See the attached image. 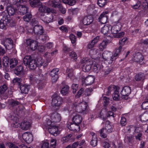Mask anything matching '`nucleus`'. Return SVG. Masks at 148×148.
<instances>
[{"instance_id":"obj_1","label":"nucleus","mask_w":148,"mask_h":148,"mask_svg":"<svg viewBox=\"0 0 148 148\" xmlns=\"http://www.w3.org/2000/svg\"><path fill=\"white\" fill-rule=\"evenodd\" d=\"M0 28L5 29L7 27H12L15 25L16 22L12 18H10L8 14L4 12L0 14Z\"/></svg>"},{"instance_id":"obj_2","label":"nucleus","mask_w":148,"mask_h":148,"mask_svg":"<svg viewBox=\"0 0 148 148\" xmlns=\"http://www.w3.org/2000/svg\"><path fill=\"white\" fill-rule=\"evenodd\" d=\"M23 62L25 65L28 66L29 68L31 70L35 69L39 66L35 60L32 59L30 56H25L23 59Z\"/></svg>"},{"instance_id":"obj_3","label":"nucleus","mask_w":148,"mask_h":148,"mask_svg":"<svg viewBox=\"0 0 148 148\" xmlns=\"http://www.w3.org/2000/svg\"><path fill=\"white\" fill-rule=\"evenodd\" d=\"M63 102L62 98L58 95H54L53 96L51 105L54 110L58 109Z\"/></svg>"},{"instance_id":"obj_4","label":"nucleus","mask_w":148,"mask_h":148,"mask_svg":"<svg viewBox=\"0 0 148 148\" xmlns=\"http://www.w3.org/2000/svg\"><path fill=\"white\" fill-rule=\"evenodd\" d=\"M82 63L83 64L82 70L86 72L88 71L91 69L93 62L91 58H86L83 59Z\"/></svg>"},{"instance_id":"obj_5","label":"nucleus","mask_w":148,"mask_h":148,"mask_svg":"<svg viewBox=\"0 0 148 148\" xmlns=\"http://www.w3.org/2000/svg\"><path fill=\"white\" fill-rule=\"evenodd\" d=\"M102 58L107 62L109 64H112L116 58H115L114 55H112L111 52L107 51H104L102 54Z\"/></svg>"},{"instance_id":"obj_6","label":"nucleus","mask_w":148,"mask_h":148,"mask_svg":"<svg viewBox=\"0 0 148 148\" xmlns=\"http://www.w3.org/2000/svg\"><path fill=\"white\" fill-rule=\"evenodd\" d=\"M75 110L77 112L79 113H81L85 111L87 108L88 105L84 101L78 103H75Z\"/></svg>"},{"instance_id":"obj_7","label":"nucleus","mask_w":148,"mask_h":148,"mask_svg":"<svg viewBox=\"0 0 148 148\" xmlns=\"http://www.w3.org/2000/svg\"><path fill=\"white\" fill-rule=\"evenodd\" d=\"M10 104L12 107H15L17 111H21L23 110V106L17 101L12 100L10 101Z\"/></svg>"},{"instance_id":"obj_8","label":"nucleus","mask_w":148,"mask_h":148,"mask_svg":"<svg viewBox=\"0 0 148 148\" xmlns=\"http://www.w3.org/2000/svg\"><path fill=\"white\" fill-rule=\"evenodd\" d=\"M59 69L58 68H55L51 70L49 73V75L52 77V82H55L58 78V72Z\"/></svg>"},{"instance_id":"obj_9","label":"nucleus","mask_w":148,"mask_h":148,"mask_svg":"<svg viewBox=\"0 0 148 148\" xmlns=\"http://www.w3.org/2000/svg\"><path fill=\"white\" fill-rule=\"evenodd\" d=\"M2 43L7 49L10 50L13 48V41L11 39V38H6L4 42H2Z\"/></svg>"},{"instance_id":"obj_10","label":"nucleus","mask_w":148,"mask_h":148,"mask_svg":"<svg viewBox=\"0 0 148 148\" xmlns=\"http://www.w3.org/2000/svg\"><path fill=\"white\" fill-rule=\"evenodd\" d=\"M26 43L27 45L29 46L31 49L35 50L37 49L38 46V43L36 41L31 40L30 39L26 40Z\"/></svg>"},{"instance_id":"obj_11","label":"nucleus","mask_w":148,"mask_h":148,"mask_svg":"<svg viewBox=\"0 0 148 148\" xmlns=\"http://www.w3.org/2000/svg\"><path fill=\"white\" fill-rule=\"evenodd\" d=\"M82 82H84L86 85H90L92 84L94 82L95 78L92 76H88L85 78L84 77H82Z\"/></svg>"},{"instance_id":"obj_12","label":"nucleus","mask_w":148,"mask_h":148,"mask_svg":"<svg viewBox=\"0 0 148 148\" xmlns=\"http://www.w3.org/2000/svg\"><path fill=\"white\" fill-rule=\"evenodd\" d=\"M48 131L50 134L55 136H56L60 133L58 127L55 125H50L48 128Z\"/></svg>"},{"instance_id":"obj_13","label":"nucleus","mask_w":148,"mask_h":148,"mask_svg":"<svg viewBox=\"0 0 148 148\" xmlns=\"http://www.w3.org/2000/svg\"><path fill=\"white\" fill-rule=\"evenodd\" d=\"M61 3L60 0H50L48 2V4L49 6L53 8H62Z\"/></svg>"},{"instance_id":"obj_14","label":"nucleus","mask_w":148,"mask_h":148,"mask_svg":"<svg viewBox=\"0 0 148 148\" xmlns=\"http://www.w3.org/2000/svg\"><path fill=\"white\" fill-rule=\"evenodd\" d=\"M41 18L46 23H48L52 21L53 16L48 14H42L41 15Z\"/></svg>"},{"instance_id":"obj_15","label":"nucleus","mask_w":148,"mask_h":148,"mask_svg":"<svg viewBox=\"0 0 148 148\" xmlns=\"http://www.w3.org/2000/svg\"><path fill=\"white\" fill-rule=\"evenodd\" d=\"M39 10L42 12H47L48 13L50 12L55 13L56 11L54 9H51L47 6L41 5L38 9Z\"/></svg>"},{"instance_id":"obj_16","label":"nucleus","mask_w":148,"mask_h":148,"mask_svg":"<svg viewBox=\"0 0 148 148\" xmlns=\"http://www.w3.org/2000/svg\"><path fill=\"white\" fill-rule=\"evenodd\" d=\"M131 89L129 86L124 87L121 90V93L122 96L125 97H127L131 93Z\"/></svg>"},{"instance_id":"obj_17","label":"nucleus","mask_w":148,"mask_h":148,"mask_svg":"<svg viewBox=\"0 0 148 148\" xmlns=\"http://www.w3.org/2000/svg\"><path fill=\"white\" fill-rule=\"evenodd\" d=\"M33 31L34 33L37 35H41L44 33L42 26L40 25H35L34 27Z\"/></svg>"},{"instance_id":"obj_18","label":"nucleus","mask_w":148,"mask_h":148,"mask_svg":"<svg viewBox=\"0 0 148 148\" xmlns=\"http://www.w3.org/2000/svg\"><path fill=\"white\" fill-rule=\"evenodd\" d=\"M28 10V8L25 5L20 4L17 9L18 13L24 15L26 13Z\"/></svg>"},{"instance_id":"obj_19","label":"nucleus","mask_w":148,"mask_h":148,"mask_svg":"<svg viewBox=\"0 0 148 148\" xmlns=\"http://www.w3.org/2000/svg\"><path fill=\"white\" fill-rule=\"evenodd\" d=\"M51 122L57 123L60 121L61 117L59 114L57 112H55L51 115Z\"/></svg>"},{"instance_id":"obj_20","label":"nucleus","mask_w":148,"mask_h":148,"mask_svg":"<svg viewBox=\"0 0 148 148\" xmlns=\"http://www.w3.org/2000/svg\"><path fill=\"white\" fill-rule=\"evenodd\" d=\"M23 68L22 66L20 65L17 66L14 70L15 74L20 77H22L24 76Z\"/></svg>"},{"instance_id":"obj_21","label":"nucleus","mask_w":148,"mask_h":148,"mask_svg":"<svg viewBox=\"0 0 148 148\" xmlns=\"http://www.w3.org/2000/svg\"><path fill=\"white\" fill-rule=\"evenodd\" d=\"M133 60L136 62H141L144 59L143 56L140 52L135 53L133 55Z\"/></svg>"},{"instance_id":"obj_22","label":"nucleus","mask_w":148,"mask_h":148,"mask_svg":"<svg viewBox=\"0 0 148 148\" xmlns=\"http://www.w3.org/2000/svg\"><path fill=\"white\" fill-rule=\"evenodd\" d=\"M93 21V18L91 16H88L84 17L82 21V22L84 25L90 24Z\"/></svg>"},{"instance_id":"obj_23","label":"nucleus","mask_w":148,"mask_h":148,"mask_svg":"<svg viewBox=\"0 0 148 148\" xmlns=\"http://www.w3.org/2000/svg\"><path fill=\"white\" fill-rule=\"evenodd\" d=\"M19 126H21V128L23 130H26L29 129L30 127L31 123L27 121L24 120L21 124H19Z\"/></svg>"},{"instance_id":"obj_24","label":"nucleus","mask_w":148,"mask_h":148,"mask_svg":"<svg viewBox=\"0 0 148 148\" xmlns=\"http://www.w3.org/2000/svg\"><path fill=\"white\" fill-rule=\"evenodd\" d=\"M22 136L23 139L27 143H31L32 141V135L30 133H25Z\"/></svg>"},{"instance_id":"obj_25","label":"nucleus","mask_w":148,"mask_h":148,"mask_svg":"<svg viewBox=\"0 0 148 148\" xmlns=\"http://www.w3.org/2000/svg\"><path fill=\"white\" fill-rule=\"evenodd\" d=\"M68 128L71 130L73 131H79L80 130V127L79 125L75 123H71L70 124H68L67 125Z\"/></svg>"},{"instance_id":"obj_26","label":"nucleus","mask_w":148,"mask_h":148,"mask_svg":"<svg viewBox=\"0 0 148 148\" xmlns=\"http://www.w3.org/2000/svg\"><path fill=\"white\" fill-rule=\"evenodd\" d=\"M145 75L143 73H140L136 74L135 76V80L137 81H141L145 78Z\"/></svg>"},{"instance_id":"obj_27","label":"nucleus","mask_w":148,"mask_h":148,"mask_svg":"<svg viewBox=\"0 0 148 148\" xmlns=\"http://www.w3.org/2000/svg\"><path fill=\"white\" fill-rule=\"evenodd\" d=\"M7 10L8 13H6L10 16V18H11L10 16L13 15L17 10L15 8L10 5L8 6L7 8Z\"/></svg>"},{"instance_id":"obj_28","label":"nucleus","mask_w":148,"mask_h":148,"mask_svg":"<svg viewBox=\"0 0 148 148\" xmlns=\"http://www.w3.org/2000/svg\"><path fill=\"white\" fill-rule=\"evenodd\" d=\"M108 18L107 16L105 15V13L103 12L100 15L98 20L102 24H105L106 23Z\"/></svg>"},{"instance_id":"obj_29","label":"nucleus","mask_w":148,"mask_h":148,"mask_svg":"<svg viewBox=\"0 0 148 148\" xmlns=\"http://www.w3.org/2000/svg\"><path fill=\"white\" fill-rule=\"evenodd\" d=\"M12 94V90L8 91V92H5L3 93H0V96L1 99H6L9 97H11Z\"/></svg>"},{"instance_id":"obj_30","label":"nucleus","mask_w":148,"mask_h":148,"mask_svg":"<svg viewBox=\"0 0 148 148\" xmlns=\"http://www.w3.org/2000/svg\"><path fill=\"white\" fill-rule=\"evenodd\" d=\"M30 87L29 85L25 84L21 85L20 89L22 93H27L29 90Z\"/></svg>"},{"instance_id":"obj_31","label":"nucleus","mask_w":148,"mask_h":148,"mask_svg":"<svg viewBox=\"0 0 148 148\" xmlns=\"http://www.w3.org/2000/svg\"><path fill=\"white\" fill-rule=\"evenodd\" d=\"M111 40H108L106 39L105 40H103L101 43L100 44L99 48L100 51H103L104 49L106 48L107 44L111 42Z\"/></svg>"},{"instance_id":"obj_32","label":"nucleus","mask_w":148,"mask_h":148,"mask_svg":"<svg viewBox=\"0 0 148 148\" xmlns=\"http://www.w3.org/2000/svg\"><path fill=\"white\" fill-rule=\"evenodd\" d=\"M72 121L75 123L79 125L81 123L82 121V118L80 115L77 114L73 117Z\"/></svg>"},{"instance_id":"obj_33","label":"nucleus","mask_w":148,"mask_h":148,"mask_svg":"<svg viewBox=\"0 0 148 148\" xmlns=\"http://www.w3.org/2000/svg\"><path fill=\"white\" fill-rule=\"evenodd\" d=\"M110 124V123L109 121H106L104 129L107 131L108 133L112 132L113 130L112 126Z\"/></svg>"},{"instance_id":"obj_34","label":"nucleus","mask_w":148,"mask_h":148,"mask_svg":"<svg viewBox=\"0 0 148 148\" xmlns=\"http://www.w3.org/2000/svg\"><path fill=\"white\" fill-rule=\"evenodd\" d=\"M31 6L32 7H38L41 5V3L40 0H34L29 2Z\"/></svg>"},{"instance_id":"obj_35","label":"nucleus","mask_w":148,"mask_h":148,"mask_svg":"<svg viewBox=\"0 0 148 148\" xmlns=\"http://www.w3.org/2000/svg\"><path fill=\"white\" fill-rule=\"evenodd\" d=\"M140 119L141 121L145 122L148 121V111H146L140 116Z\"/></svg>"},{"instance_id":"obj_36","label":"nucleus","mask_w":148,"mask_h":148,"mask_svg":"<svg viewBox=\"0 0 148 148\" xmlns=\"http://www.w3.org/2000/svg\"><path fill=\"white\" fill-rule=\"evenodd\" d=\"M119 88H117L114 90V93L112 95L113 99L115 101H117L119 99Z\"/></svg>"},{"instance_id":"obj_37","label":"nucleus","mask_w":148,"mask_h":148,"mask_svg":"<svg viewBox=\"0 0 148 148\" xmlns=\"http://www.w3.org/2000/svg\"><path fill=\"white\" fill-rule=\"evenodd\" d=\"M122 27L121 24L119 22L115 26L113 27V29L114 33H116L121 30Z\"/></svg>"},{"instance_id":"obj_38","label":"nucleus","mask_w":148,"mask_h":148,"mask_svg":"<svg viewBox=\"0 0 148 148\" xmlns=\"http://www.w3.org/2000/svg\"><path fill=\"white\" fill-rule=\"evenodd\" d=\"M18 63V61L16 58H12L10 61V67L11 68H14Z\"/></svg>"},{"instance_id":"obj_39","label":"nucleus","mask_w":148,"mask_h":148,"mask_svg":"<svg viewBox=\"0 0 148 148\" xmlns=\"http://www.w3.org/2000/svg\"><path fill=\"white\" fill-rule=\"evenodd\" d=\"M69 87L68 86H64L60 91L61 93L63 95H66L69 92Z\"/></svg>"},{"instance_id":"obj_40","label":"nucleus","mask_w":148,"mask_h":148,"mask_svg":"<svg viewBox=\"0 0 148 148\" xmlns=\"http://www.w3.org/2000/svg\"><path fill=\"white\" fill-rule=\"evenodd\" d=\"M100 136L103 138H105L107 136V131L104 128H103L100 131Z\"/></svg>"},{"instance_id":"obj_41","label":"nucleus","mask_w":148,"mask_h":148,"mask_svg":"<svg viewBox=\"0 0 148 148\" xmlns=\"http://www.w3.org/2000/svg\"><path fill=\"white\" fill-rule=\"evenodd\" d=\"M101 69V66L99 64H95L93 68V71L96 73H98Z\"/></svg>"},{"instance_id":"obj_42","label":"nucleus","mask_w":148,"mask_h":148,"mask_svg":"<svg viewBox=\"0 0 148 148\" xmlns=\"http://www.w3.org/2000/svg\"><path fill=\"white\" fill-rule=\"evenodd\" d=\"M70 58L75 61L77 58V56L76 53L74 51H72L69 54Z\"/></svg>"},{"instance_id":"obj_43","label":"nucleus","mask_w":148,"mask_h":148,"mask_svg":"<svg viewBox=\"0 0 148 148\" xmlns=\"http://www.w3.org/2000/svg\"><path fill=\"white\" fill-rule=\"evenodd\" d=\"M109 30V28L108 26L104 25V27L101 28V32L105 34H107Z\"/></svg>"},{"instance_id":"obj_44","label":"nucleus","mask_w":148,"mask_h":148,"mask_svg":"<svg viewBox=\"0 0 148 148\" xmlns=\"http://www.w3.org/2000/svg\"><path fill=\"white\" fill-rule=\"evenodd\" d=\"M32 18V15L30 14H27L25 15L23 17L24 21L27 22H29L30 21Z\"/></svg>"},{"instance_id":"obj_45","label":"nucleus","mask_w":148,"mask_h":148,"mask_svg":"<svg viewBox=\"0 0 148 148\" xmlns=\"http://www.w3.org/2000/svg\"><path fill=\"white\" fill-rule=\"evenodd\" d=\"M8 88L7 85L4 84L2 86L0 87V93H3L5 92Z\"/></svg>"},{"instance_id":"obj_46","label":"nucleus","mask_w":148,"mask_h":148,"mask_svg":"<svg viewBox=\"0 0 148 148\" xmlns=\"http://www.w3.org/2000/svg\"><path fill=\"white\" fill-rule=\"evenodd\" d=\"M97 136H95L93 138H92L90 142V144L93 147L96 146L97 144Z\"/></svg>"},{"instance_id":"obj_47","label":"nucleus","mask_w":148,"mask_h":148,"mask_svg":"<svg viewBox=\"0 0 148 148\" xmlns=\"http://www.w3.org/2000/svg\"><path fill=\"white\" fill-rule=\"evenodd\" d=\"M9 62V58L7 56H4L3 58V65L5 66H8Z\"/></svg>"},{"instance_id":"obj_48","label":"nucleus","mask_w":148,"mask_h":148,"mask_svg":"<svg viewBox=\"0 0 148 148\" xmlns=\"http://www.w3.org/2000/svg\"><path fill=\"white\" fill-rule=\"evenodd\" d=\"M10 119L14 121L17 124V121H18V115L17 114H14L13 115L11 114L10 115Z\"/></svg>"},{"instance_id":"obj_49","label":"nucleus","mask_w":148,"mask_h":148,"mask_svg":"<svg viewBox=\"0 0 148 148\" xmlns=\"http://www.w3.org/2000/svg\"><path fill=\"white\" fill-rule=\"evenodd\" d=\"M57 140L56 139H52L50 140V148H55Z\"/></svg>"},{"instance_id":"obj_50","label":"nucleus","mask_w":148,"mask_h":148,"mask_svg":"<svg viewBox=\"0 0 148 148\" xmlns=\"http://www.w3.org/2000/svg\"><path fill=\"white\" fill-rule=\"evenodd\" d=\"M93 91L92 88H88L86 89L84 92L85 95L89 96L91 95V92Z\"/></svg>"},{"instance_id":"obj_51","label":"nucleus","mask_w":148,"mask_h":148,"mask_svg":"<svg viewBox=\"0 0 148 148\" xmlns=\"http://www.w3.org/2000/svg\"><path fill=\"white\" fill-rule=\"evenodd\" d=\"M122 49V47L120 46L118 48L116 49L115 53L113 54L115 58H116V57L119 55V54L121 51Z\"/></svg>"},{"instance_id":"obj_52","label":"nucleus","mask_w":148,"mask_h":148,"mask_svg":"<svg viewBox=\"0 0 148 148\" xmlns=\"http://www.w3.org/2000/svg\"><path fill=\"white\" fill-rule=\"evenodd\" d=\"M64 3H67L70 5H74L75 3V0H64Z\"/></svg>"},{"instance_id":"obj_53","label":"nucleus","mask_w":148,"mask_h":148,"mask_svg":"<svg viewBox=\"0 0 148 148\" xmlns=\"http://www.w3.org/2000/svg\"><path fill=\"white\" fill-rule=\"evenodd\" d=\"M127 38H121V39H120L119 43L121 45H123L125 43L127 42Z\"/></svg>"},{"instance_id":"obj_54","label":"nucleus","mask_w":148,"mask_h":148,"mask_svg":"<svg viewBox=\"0 0 148 148\" xmlns=\"http://www.w3.org/2000/svg\"><path fill=\"white\" fill-rule=\"evenodd\" d=\"M106 3V0H98L97 1V4L100 7L103 6Z\"/></svg>"},{"instance_id":"obj_55","label":"nucleus","mask_w":148,"mask_h":148,"mask_svg":"<svg viewBox=\"0 0 148 148\" xmlns=\"http://www.w3.org/2000/svg\"><path fill=\"white\" fill-rule=\"evenodd\" d=\"M89 53L91 55H95L99 53V50L96 49H92L90 51Z\"/></svg>"},{"instance_id":"obj_56","label":"nucleus","mask_w":148,"mask_h":148,"mask_svg":"<svg viewBox=\"0 0 148 148\" xmlns=\"http://www.w3.org/2000/svg\"><path fill=\"white\" fill-rule=\"evenodd\" d=\"M141 106L142 108L143 109H148V101H145L143 102Z\"/></svg>"},{"instance_id":"obj_57","label":"nucleus","mask_w":148,"mask_h":148,"mask_svg":"<svg viewBox=\"0 0 148 148\" xmlns=\"http://www.w3.org/2000/svg\"><path fill=\"white\" fill-rule=\"evenodd\" d=\"M78 87V85L77 84H73L71 86V88L73 89V92L75 93L76 92Z\"/></svg>"},{"instance_id":"obj_58","label":"nucleus","mask_w":148,"mask_h":148,"mask_svg":"<svg viewBox=\"0 0 148 148\" xmlns=\"http://www.w3.org/2000/svg\"><path fill=\"white\" fill-rule=\"evenodd\" d=\"M21 81L22 79L21 78L16 77L12 80V82L15 84L17 83L20 85Z\"/></svg>"},{"instance_id":"obj_59","label":"nucleus","mask_w":148,"mask_h":148,"mask_svg":"<svg viewBox=\"0 0 148 148\" xmlns=\"http://www.w3.org/2000/svg\"><path fill=\"white\" fill-rule=\"evenodd\" d=\"M45 47L42 45H40L38 46L37 49L40 52H42L45 51Z\"/></svg>"},{"instance_id":"obj_60","label":"nucleus","mask_w":148,"mask_h":148,"mask_svg":"<svg viewBox=\"0 0 148 148\" xmlns=\"http://www.w3.org/2000/svg\"><path fill=\"white\" fill-rule=\"evenodd\" d=\"M73 70L72 69H67L66 70V73H68V76L70 77H71L73 76Z\"/></svg>"},{"instance_id":"obj_61","label":"nucleus","mask_w":148,"mask_h":148,"mask_svg":"<svg viewBox=\"0 0 148 148\" xmlns=\"http://www.w3.org/2000/svg\"><path fill=\"white\" fill-rule=\"evenodd\" d=\"M120 123L122 126H124L126 124V119L124 117H122Z\"/></svg>"},{"instance_id":"obj_62","label":"nucleus","mask_w":148,"mask_h":148,"mask_svg":"<svg viewBox=\"0 0 148 148\" xmlns=\"http://www.w3.org/2000/svg\"><path fill=\"white\" fill-rule=\"evenodd\" d=\"M41 60L40 62L39 61H38V65L39 66H45L47 65V64L45 62H44V60L42 59H40Z\"/></svg>"},{"instance_id":"obj_63","label":"nucleus","mask_w":148,"mask_h":148,"mask_svg":"<svg viewBox=\"0 0 148 148\" xmlns=\"http://www.w3.org/2000/svg\"><path fill=\"white\" fill-rule=\"evenodd\" d=\"M71 137V135H68L67 136H66L62 137V141H64L63 142V143L67 142L69 140Z\"/></svg>"},{"instance_id":"obj_64","label":"nucleus","mask_w":148,"mask_h":148,"mask_svg":"<svg viewBox=\"0 0 148 148\" xmlns=\"http://www.w3.org/2000/svg\"><path fill=\"white\" fill-rule=\"evenodd\" d=\"M41 148H50L49 143L44 142L41 145Z\"/></svg>"}]
</instances>
